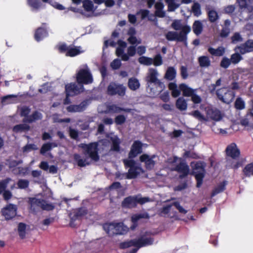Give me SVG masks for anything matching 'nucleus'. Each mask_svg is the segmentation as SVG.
I'll return each mask as SVG.
<instances>
[{"mask_svg":"<svg viewBox=\"0 0 253 253\" xmlns=\"http://www.w3.org/2000/svg\"><path fill=\"white\" fill-rule=\"evenodd\" d=\"M79 147L83 150V154L88 156L92 160L97 162L99 160L98 154V144L97 142H91L88 144L81 143Z\"/></svg>","mask_w":253,"mask_h":253,"instance_id":"1","label":"nucleus"},{"mask_svg":"<svg viewBox=\"0 0 253 253\" xmlns=\"http://www.w3.org/2000/svg\"><path fill=\"white\" fill-rule=\"evenodd\" d=\"M192 174L195 176L197 181L196 186L200 188L203 183L206 174L205 164L203 162L198 161L195 164L194 166H192Z\"/></svg>","mask_w":253,"mask_h":253,"instance_id":"2","label":"nucleus"},{"mask_svg":"<svg viewBox=\"0 0 253 253\" xmlns=\"http://www.w3.org/2000/svg\"><path fill=\"white\" fill-rule=\"evenodd\" d=\"M149 201L148 197L138 198L137 196H129L123 200L121 206L124 208L132 209L135 208L137 204L143 205Z\"/></svg>","mask_w":253,"mask_h":253,"instance_id":"3","label":"nucleus"},{"mask_svg":"<svg viewBox=\"0 0 253 253\" xmlns=\"http://www.w3.org/2000/svg\"><path fill=\"white\" fill-rule=\"evenodd\" d=\"M126 87L123 84L112 82L107 87L106 93L110 96L118 95L123 97L126 94Z\"/></svg>","mask_w":253,"mask_h":253,"instance_id":"4","label":"nucleus"},{"mask_svg":"<svg viewBox=\"0 0 253 253\" xmlns=\"http://www.w3.org/2000/svg\"><path fill=\"white\" fill-rule=\"evenodd\" d=\"M76 81L78 84H88L92 83L93 79L88 68L81 69L76 74Z\"/></svg>","mask_w":253,"mask_h":253,"instance_id":"5","label":"nucleus"},{"mask_svg":"<svg viewBox=\"0 0 253 253\" xmlns=\"http://www.w3.org/2000/svg\"><path fill=\"white\" fill-rule=\"evenodd\" d=\"M223 87L218 89L216 91L218 98L222 102L229 104L235 98V92L234 91Z\"/></svg>","mask_w":253,"mask_h":253,"instance_id":"6","label":"nucleus"},{"mask_svg":"<svg viewBox=\"0 0 253 253\" xmlns=\"http://www.w3.org/2000/svg\"><path fill=\"white\" fill-rule=\"evenodd\" d=\"M123 162L126 168H129L126 174V178L128 179L135 178L139 174L137 171L138 169H140L136 166L135 161L132 159H124Z\"/></svg>","mask_w":253,"mask_h":253,"instance_id":"7","label":"nucleus"},{"mask_svg":"<svg viewBox=\"0 0 253 253\" xmlns=\"http://www.w3.org/2000/svg\"><path fill=\"white\" fill-rule=\"evenodd\" d=\"M136 247L142 248L151 245L153 244L154 239L152 237V233L146 231L141 235L138 239H135Z\"/></svg>","mask_w":253,"mask_h":253,"instance_id":"8","label":"nucleus"},{"mask_svg":"<svg viewBox=\"0 0 253 253\" xmlns=\"http://www.w3.org/2000/svg\"><path fill=\"white\" fill-rule=\"evenodd\" d=\"M84 88L82 84L77 85L75 83H71L65 85V92L68 95L73 96L84 92Z\"/></svg>","mask_w":253,"mask_h":253,"instance_id":"9","label":"nucleus"},{"mask_svg":"<svg viewBox=\"0 0 253 253\" xmlns=\"http://www.w3.org/2000/svg\"><path fill=\"white\" fill-rule=\"evenodd\" d=\"M42 203H44L43 199H37L35 197L29 198L28 203L30 211L34 214L37 213L42 209Z\"/></svg>","mask_w":253,"mask_h":253,"instance_id":"10","label":"nucleus"},{"mask_svg":"<svg viewBox=\"0 0 253 253\" xmlns=\"http://www.w3.org/2000/svg\"><path fill=\"white\" fill-rule=\"evenodd\" d=\"M2 215L6 220H10L14 217L17 213L16 205L9 204L1 210Z\"/></svg>","mask_w":253,"mask_h":253,"instance_id":"11","label":"nucleus"},{"mask_svg":"<svg viewBox=\"0 0 253 253\" xmlns=\"http://www.w3.org/2000/svg\"><path fill=\"white\" fill-rule=\"evenodd\" d=\"M88 213V210L85 207H82L74 210L70 214L71 222L82 219Z\"/></svg>","mask_w":253,"mask_h":253,"instance_id":"12","label":"nucleus"},{"mask_svg":"<svg viewBox=\"0 0 253 253\" xmlns=\"http://www.w3.org/2000/svg\"><path fill=\"white\" fill-rule=\"evenodd\" d=\"M225 153L227 156L233 160H237L240 156L241 152L235 143H231L228 145L226 149Z\"/></svg>","mask_w":253,"mask_h":253,"instance_id":"13","label":"nucleus"},{"mask_svg":"<svg viewBox=\"0 0 253 253\" xmlns=\"http://www.w3.org/2000/svg\"><path fill=\"white\" fill-rule=\"evenodd\" d=\"M142 143L139 140H135L131 146L128 153V158L132 159L142 152Z\"/></svg>","mask_w":253,"mask_h":253,"instance_id":"14","label":"nucleus"},{"mask_svg":"<svg viewBox=\"0 0 253 253\" xmlns=\"http://www.w3.org/2000/svg\"><path fill=\"white\" fill-rule=\"evenodd\" d=\"M241 8H246L249 11L247 20L253 19V0H237Z\"/></svg>","mask_w":253,"mask_h":253,"instance_id":"15","label":"nucleus"},{"mask_svg":"<svg viewBox=\"0 0 253 253\" xmlns=\"http://www.w3.org/2000/svg\"><path fill=\"white\" fill-rule=\"evenodd\" d=\"M207 117L211 120L219 121L222 118L220 111L216 108L211 107H207L205 108Z\"/></svg>","mask_w":253,"mask_h":253,"instance_id":"16","label":"nucleus"},{"mask_svg":"<svg viewBox=\"0 0 253 253\" xmlns=\"http://www.w3.org/2000/svg\"><path fill=\"white\" fill-rule=\"evenodd\" d=\"M150 215L147 212L142 213H136L133 214L131 217V221L132 225L130 226V228L133 230L138 226V221L140 219H149Z\"/></svg>","mask_w":253,"mask_h":253,"instance_id":"17","label":"nucleus"},{"mask_svg":"<svg viewBox=\"0 0 253 253\" xmlns=\"http://www.w3.org/2000/svg\"><path fill=\"white\" fill-rule=\"evenodd\" d=\"M155 158V155H154L150 157L148 155L144 154L140 156L139 159L140 162L145 163L146 169H151L155 165V162L153 160Z\"/></svg>","mask_w":253,"mask_h":253,"instance_id":"18","label":"nucleus"},{"mask_svg":"<svg viewBox=\"0 0 253 253\" xmlns=\"http://www.w3.org/2000/svg\"><path fill=\"white\" fill-rule=\"evenodd\" d=\"M173 170L180 173L179 177L182 178L189 174V168L185 162H180L175 166Z\"/></svg>","mask_w":253,"mask_h":253,"instance_id":"19","label":"nucleus"},{"mask_svg":"<svg viewBox=\"0 0 253 253\" xmlns=\"http://www.w3.org/2000/svg\"><path fill=\"white\" fill-rule=\"evenodd\" d=\"M241 54L253 51V40H248L244 43L236 47Z\"/></svg>","mask_w":253,"mask_h":253,"instance_id":"20","label":"nucleus"},{"mask_svg":"<svg viewBox=\"0 0 253 253\" xmlns=\"http://www.w3.org/2000/svg\"><path fill=\"white\" fill-rule=\"evenodd\" d=\"M48 33L45 27H41L38 28L34 34V38L35 40L39 42L42 40L44 38L48 36Z\"/></svg>","mask_w":253,"mask_h":253,"instance_id":"21","label":"nucleus"},{"mask_svg":"<svg viewBox=\"0 0 253 253\" xmlns=\"http://www.w3.org/2000/svg\"><path fill=\"white\" fill-rule=\"evenodd\" d=\"M86 105V102L84 101L79 105H70L67 107L66 109L68 112H81L85 109Z\"/></svg>","mask_w":253,"mask_h":253,"instance_id":"22","label":"nucleus"},{"mask_svg":"<svg viewBox=\"0 0 253 253\" xmlns=\"http://www.w3.org/2000/svg\"><path fill=\"white\" fill-rule=\"evenodd\" d=\"M231 21L229 19H226L222 25V29L219 33L221 38H225L227 37L230 33Z\"/></svg>","mask_w":253,"mask_h":253,"instance_id":"23","label":"nucleus"},{"mask_svg":"<svg viewBox=\"0 0 253 253\" xmlns=\"http://www.w3.org/2000/svg\"><path fill=\"white\" fill-rule=\"evenodd\" d=\"M181 31L179 33L180 38H181L182 42L185 46L187 45V35L191 31V28L188 25L182 26Z\"/></svg>","mask_w":253,"mask_h":253,"instance_id":"24","label":"nucleus"},{"mask_svg":"<svg viewBox=\"0 0 253 253\" xmlns=\"http://www.w3.org/2000/svg\"><path fill=\"white\" fill-rule=\"evenodd\" d=\"M158 72L155 69L150 68L149 73L146 77V81L147 83L155 84L159 79L157 78Z\"/></svg>","mask_w":253,"mask_h":253,"instance_id":"25","label":"nucleus"},{"mask_svg":"<svg viewBox=\"0 0 253 253\" xmlns=\"http://www.w3.org/2000/svg\"><path fill=\"white\" fill-rule=\"evenodd\" d=\"M179 87L180 90L182 91L183 95L185 97H191L196 92V89L188 86L185 84H180Z\"/></svg>","mask_w":253,"mask_h":253,"instance_id":"26","label":"nucleus"},{"mask_svg":"<svg viewBox=\"0 0 253 253\" xmlns=\"http://www.w3.org/2000/svg\"><path fill=\"white\" fill-rule=\"evenodd\" d=\"M208 51L212 56L220 57L224 55L225 49L222 46H218L216 49L212 47H209Z\"/></svg>","mask_w":253,"mask_h":253,"instance_id":"27","label":"nucleus"},{"mask_svg":"<svg viewBox=\"0 0 253 253\" xmlns=\"http://www.w3.org/2000/svg\"><path fill=\"white\" fill-rule=\"evenodd\" d=\"M107 109L109 112L113 113H118L122 111L126 113H130L131 112V109L122 108L118 106L117 105L115 104H112L108 106Z\"/></svg>","mask_w":253,"mask_h":253,"instance_id":"28","label":"nucleus"},{"mask_svg":"<svg viewBox=\"0 0 253 253\" xmlns=\"http://www.w3.org/2000/svg\"><path fill=\"white\" fill-rule=\"evenodd\" d=\"M42 118V114L38 111H35L32 115H29L28 118H24L23 122L24 123H32L37 120H41Z\"/></svg>","mask_w":253,"mask_h":253,"instance_id":"29","label":"nucleus"},{"mask_svg":"<svg viewBox=\"0 0 253 253\" xmlns=\"http://www.w3.org/2000/svg\"><path fill=\"white\" fill-rule=\"evenodd\" d=\"M179 33L175 31H169L165 34L166 39L168 41H176L178 42H182Z\"/></svg>","mask_w":253,"mask_h":253,"instance_id":"30","label":"nucleus"},{"mask_svg":"<svg viewBox=\"0 0 253 253\" xmlns=\"http://www.w3.org/2000/svg\"><path fill=\"white\" fill-rule=\"evenodd\" d=\"M227 184V182L225 180L220 183L215 188L213 189L211 193V197L212 198L217 194L224 191L225 190L226 185Z\"/></svg>","mask_w":253,"mask_h":253,"instance_id":"31","label":"nucleus"},{"mask_svg":"<svg viewBox=\"0 0 253 253\" xmlns=\"http://www.w3.org/2000/svg\"><path fill=\"white\" fill-rule=\"evenodd\" d=\"M175 106L181 111H185L187 108V101L183 97H180L176 101Z\"/></svg>","mask_w":253,"mask_h":253,"instance_id":"32","label":"nucleus"},{"mask_svg":"<svg viewBox=\"0 0 253 253\" xmlns=\"http://www.w3.org/2000/svg\"><path fill=\"white\" fill-rule=\"evenodd\" d=\"M140 83L138 79L131 78L128 81V86L130 90H136L140 87Z\"/></svg>","mask_w":253,"mask_h":253,"instance_id":"33","label":"nucleus"},{"mask_svg":"<svg viewBox=\"0 0 253 253\" xmlns=\"http://www.w3.org/2000/svg\"><path fill=\"white\" fill-rule=\"evenodd\" d=\"M176 74V71L174 68L169 67L165 73V78L169 81H172L175 78Z\"/></svg>","mask_w":253,"mask_h":253,"instance_id":"34","label":"nucleus"},{"mask_svg":"<svg viewBox=\"0 0 253 253\" xmlns=\"http://www.w3.org/2000/svg\"><path fill=\"white\" fill-rule=\"evenodd\" d=\"M198 62L201 67H209L211 65V60L207 56H200L198 59Z\"/></svg>","mask_w":253,"mask_h":253,"instance_id":"35","label":"nucleus"},{"mask_svg":"<svg viewBox=\"0 0 253 253\" xmlns=\"http://www.w3.org/2000/svg\"><path fill=\"white\" fill-rule=\"evenodd\" d=\"M192 28L193 32L196 35H199L201 34L203 29V24L200 21L196 20L194 22Z\"/></svg>","mask_w":253,"mask_h":253,"instance_id":"36","label":"nucleus"},{"mask_svg":"<svg viewBox=\"0 0 253 253\" xmlns=\"http://www.w3.org/2000/svg\"><path fill=\"white\" fill-rule=\"evenodd\" d=\"M30 127L28 125L22 124L15 125L13 127V131L14 132L18 133L23 131H26L30 130Z\"/></svg>","mask_w":253,"mask_h":253,"instance_id":"37","label":"nucleus"},{"mask_svg":"<svg viewBox=\"0 0 253 253\" xmlns=\"http://www.w3.org/2000/svg\"><path fill=\"white\" fill-rule=\"evenodd\" d=\"M81 53L80 46L71 47L70 46L67 52L66 53V56L74 57L80 54Z\"/></svg>","mask_w":253,"mask_h":253,"instance_id":"38","label":"nucleus"},{"mask_svg":"<svg viewBox=\"0 0 253 253\" xmlns=\"http://www.w3.org/2000/svg\"><path fill=\"white\" fill-rule=\"evenodd\" d=\"M57 144L55 143L52 142H48L43 144L41 149H40V153L42 155H44L46 152L50 151L52 147H56Z\"/></svg>","mask_w":253,"mask_h":253,"instance_id":"39","label":"nucleus"},{"mask_svg":"<svg viewBox=\"0 0 253 253\" xmlns=\"http://www.w3.org/2000/svg\"><path fill=\"white\" fill-rule=\"evenodd\" d=\"M74 160L77 163L78 166L84 167L86 165H89V162H86V160L81 158V156L78 154H75L73 156Z\"/></svg>","mask_w":253,"mask_h":253,"instance_id":"40","label":"nucleus"},{"mask_svg":"<svg viewBox=\"0 0 253 253\" xmlns=\"http://www.w3.org/2000/svg\"><path fill=\"white\" fill-rule=\"evenodd\" d=\"M189 115L192 116L194 118L197 119L198 120L201 122L207 121V119L206 118L204 115L202 114L201 112L198 110H195L194 111L191 112V113H189Z\"/></svg>","mask_w":253,"mask_h":253,"instance_id":"41","label":"nucleus"},{"mask_svg":"<svg viewBox=\"0 0 253 253\" xmlns=\"http://www.w3.org/2000/svg\"><path fill=\"white\" fill-rule=\"evenodd\" d=\"M234 107L239 110L245 108V102L241 97H238L236 98L234 102Z\"/></svg>","mask_w":253,"mask_h":253,"instance_id":"42","label":"nucleus"},{"mask_svg":"<svg viewBox=\"0 0 253 253\" xmlns=\"http://www.w3.org/2000/svg\"><path fill=\"white\" fill-rule=\"evenodd\" d=\"M243 172L247 177L253 175V163L247 165L243 169Z\"/></svg>","mask_w":253,"mask_h":253,"instance_id":"43","label":"nucleus"},{"mask_svg":"<svg viewBox=\"0 0 253 253\" xmlns=\"http://www.w3.org/2000/svg\"><path fill=\"white\" fill-rule=\"evenodd\" d=\"M111 149L114 151L119 152L120 150V140L118 137L112 138Z\"/></svg>","mask_w":253,"mask_h":253,"instance_id":"44","label":"nucleus"},{"mask_svg":"<svg viewBox=\"0 0 253 253\" xmlns=\"http://www.w3.org/2000/svg\"><path fill=\"white\" fill-rule=\"evenodd\" d=\"M209 20L211 23L215 22L219 18L217 12L214 10H210L208 12Z\"/></svg>","mask_w":253,"mask_h":253,"instance_id":"45","label":"nucleus"},{"mask_svg":"<svg viewBox=\"0 0 253 253\" xmlns=\"http://www.w3.org/2000/svg\"><path fill=\"white\" fill-rule=\"evenodd\" d=\"M132 246L136 247V244L135 239L130 240L128 241L121 243L120 244V248L122 249H126Z\"/></svg>","mask_w":253,"mask_h":253,"instance_id":"46","label":"nucleus"},{"mask_svg":"<svg viewBox=\"0 0 253 253\" xmlns=\"http://www.w3.org/2000/svg\"><path fill=\"white\" fill-rule=\"evenodd\" d=\"M83 7L86 11H94V5L90 0H84L83 1Z\"/></svg>","mask_w":253,"mask_h":253,"instance_id":"47","label":"nucleus"},{"mask_svg":"<svg viewBox=\"0 0 253 253\" xmlns=\"http://www.w3.org/2000/svg\"><path fill=\"white\" fill-rule=\"evenodd\" d=\"M27 3L33 9L38 10L41 6V3L39 0H27Z\"/></svg>","mask_w":253,"mask_h":253,"instance_id":"48","label":"nucleus"},{"mask_svg":"<svg viewBox=\"0 0 253 253\" xmlns=\"http://www.w3.org/2000/svg\"><path fill=\"white\" fill-rule=\"evenodd\" d=\"M243 59L242 56L239 53H235L231 55V62L234 64L238 63Z\"/></svg>","mask_w":253,"mask_h":253,"instance_id":"49","label":"nucleus"},{"mask_svg":"<svg viewBox=\"0 0 253 253\" xmlns=\"http://www.w3.org/2000/svg\"><path fill=\"white\" fill-rule=\"evenodd\" d=\"M138 61L140 63L145 65H150L153 64V59L146 56L139 57Z\"/></svg>","mask_w":253,"mask_h":253,"instance_id":"50","label":"nucleus"},{"mask_svg":"<svg viewBox=\"0 0 253 253\" xmlns=\"http://www.w3.org/2000/svg\"><path fill=\"white\" fill-rule=\"evenodd\" d=\"M192 10L195 16L197 17L200 16L201 14L200 4L198 2L194 3L192 7Z\"/></svg>","mask_w":253,"mask_h":253,"instance_id":"51","label":"nucleus"},{"mask_svg":"<svg viewBox=\"0 0 253 253\" xmlns=\"http://www.w3.org/2000/svg\"><path fill=\"white\" fill-rule=\"evenodd\" d=\"M183 157L184 158H190L195 159H198L200 158L197 154L193 152H191L189 150L186 151L184 153L183 155Z\"/></svg>","mask_w":253,"mask_h":253,"instance_id":"52","label":"nucleus"},{"mask_svg":"<svg viewBox=\"0 0 253 253\" xmlns=\"http://www.w3.org/2000/svg\"><path fill=\"white\" fill-rule=\"evenodd\" d=\"M17 186L20 189H26L28 187L29 182L26 179H19L17 182Z\"/></svg>","mask_w":253,"mask_h":253,"instance_id":"53","label":"nucleus"},{"mask_svg":"<svg viewBox=\"0 0 253 253\" xmlns=\"http://www.w3.org/2000/svg\"><path fill=\"white\" fill-rule=\"evenodd\" d=\"M231 63V62L230 59L226 57H224L220 62V66L222 68L227 69L230 65Z\"/></svg>","mask_w":253,"mask_h":253,"instance_id":"54","label":"nucleus"},{"mask_svg":"<svg viewBox=\"0 0 253 253\" xmlns=\"http://www.w3.org/2000/svg\"><path fill=\"white\" fill-rule=\"evenodd\" d=\"M126 121V118L123 115H119L115 118V123L117 125H122Z\"/></svg>","mask_w":253,"mask_h":253,"instance_id":"55","label":"nucleus"},{"mask_svg":"<svg viewBox=\"0 0 253 253\" xmlns=\"http://www.w3.org/2000/svg\"><path fill=\"white\" fill-rule=\"evenodd\" d=\"M43 202L42 203V210L50 211L54 210L55 206L52 204H48L46 201L43 200Z\"/></svg>","mask_w":253,"mask_h":253,"instance_id":"56","label":"nucleus"},{"mask_svg":"<svg viewBox=\"0 0 253 253\" xmlns=\"http://www.w3.org/2000/svg\"><path fill=\"white\" fill-rule=\"evenodd\" d=\"M153 63L156 66H160L162 64V57L160 54H157L155 56L154 59H153Z\"/></svg>","mask_w":253,"mask_h":253,"instance_id":"57","label":"nucleus"},{"mask_svg":"<svg viewBox=\"0 0 253 253\" xmlns=\"http://www.w3.org/2000/svg\"><path fill=\"white\" fill-rule=\"evenodd\" d=\"M171 26L172 29L176 31L180 30L182 27L180 20H174L172 23Z\"/></svg>","mask_w":253,"mask_h":253,"instance_id":"58","label":"nucleus"},{"mask_svg":"<svg viewBox=\"0 0 253 253\" xmlns=\"http://www.w3.org/2000/svg\"><path fill=\"white\" fill-rule=\"evenodd\" d=\"M7 162L8 163V167L9 168H13L17 167L20 164L22 163L21 160L16 161V160H7Z\"/></svg>","mask_w":253,"mask_h":253,"instance_id":"59","label":"nucleus"},{"mask_svg":"<svg viewBox=\"0 0 253 253\" xmlns=\"http://www.w3.org/2000/svg\"><path fill=\"white\" fill-rule=\"evenodd\" d=\"M243 38L239 33H235L231 37V41L233 43H236L238 42H241Z\"/></svg>","mask_w":253,"mask_h":253,"instance_id":"60","label":"nucleus"},{"mask_svg":"<svg viewBox=\"0 0 253 253\" xmlns=\"http://www.w3.org/2000/svg\"><path fill=\"white\" fill-rule=\"evenodd\" d=\"M30 112V109L28 107L24 106L21 108L20 115L22 117H24L25 118H28Z\"/></svg>","mask_w":253,"mask_h":253,"instance_id":"61","label":"nucleus"},{"mask_svg":"<svg viewBox=\"0 0 253 253\" xmlns=\"http://www.w3.org/2000/svg\"><path fill=\"white\" fill-rule=\"evenodd\" d=\"M111 67L114 70L118 69L121 66V62L119 59H114L110 64Z\"/></svg>","mask_w":253,"mask_h":253,"instance_id":"62","label":"nucleus"},{"mask_svg":"<svg viewBox=\"0 0 253 253\" xmlns=\"http://www.w3.org/2000/svg\"><path fill=\"white\" fill-rule=\"evenodd\" d=\"M69 135L71 138L77 140L79 137V132L78 130L70 127Z\"/></svg>","mask_w":253,"mask_h":253,"instance_id":"63","label":"nucleus"},{"mask_svg":"<svg viewBox=\"0 0 253 253\" xmlns=\"http://www.w3.org/2000/svg\"><path fill=\"white\" fill-rule=\"evenodd\" d=\"M191 101L195 104H199L202 102V98L201 97L197 95L196 93V92H195L191 96Z\"/></svg>","mask_w":253,"mask_h":253,"instance_id":"64","label":"nucleus"}]
</instances>
